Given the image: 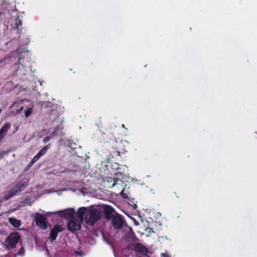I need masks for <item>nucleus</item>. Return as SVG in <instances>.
<instances>
[{"mask_svg": "<svg viewBox=\"0 0 257 257\" xmlns=\"http://www.w3.org/2000/svg\"><path fill=\"white\" fill-rule=\"evenodd\" d=\"M102 217L101 211L100 209L93 208L88 209L85 216L87 224L90 225H94Z\"/></svg>", "mask_w": 257, "mask_h": 257, "instance_id": "f257e3e1", "label": "nucleus"}, {"mask_svg": "<svg viewBox=\"0 0 257 257\" xmlns=\"http://www.w3.org/2000/svg\"><path fill=\"white\" fill-rule=\"evenodd\" d=\"M20 238L21 236L18 232L11 233L5 240L6 248L11 250L16 248Z\"/></svg>", "mask_w": 257, "mask_h": 257, "instance_id": "f03ea898", "label": "nucleus"}, {"mask_svg": "<svg viewBox=\"0 0 257 257\" xmlns=\"http://www.w3.org/2000/svg\"><path fill=\"white\" fill-rule=\"evenodd\" d=\"M111 223L115 229H120L123 227L124 220L123 216L115 212L113 217L111 219Z\"/></svg>", "mask_w": 257, "mask_h": 257, "instance_id": "7ed1b4c3", "label": "nucleus"}, {"mask_svg": "<svg viewBox=\"0 0 257 257\" xmlns=\"http://www.w3.org/2000/svg\"><path fill=\"white\" fill-rule=\"evenodd\" d=\"M36 224L43 229L47 228L46 217L42 214L36 213L35 216Z\"/></svg>", "mask_w": 257, "mask_h": 257, "instance_id": "20e7f679", "label": "nucleus"}, {"mask_svg": "<svg viewBox=\"0 0 257 257\" xmlns=\"http://www.w3.org/2000/svg\"><path fill=\"white\" fill-rule=\"evenodd\" d=\"M24 59L21 57L19 58L15 64L14 67L15 69L16 75H22L25 74Z\"/></svg>", "mask_w": 257, "mask_h": 257, "instance_id": "39448f33", "label": "nucleus"}, {"mask_svg": "<svg viewBox=\"0 0 257 257\" xmlns=\"http://www.w3.org/2000/svg\"><path fill=\"white\" fill-rule=\"evenodd\" d=\"M64 228L60 225L56 224L52 228L50 233V238L51 242L55 240L59 232H62Z\"/></svg>", "mask_w": 257, "mask_h": 257, "instance_id": "423d86ee", "label": "nucleus"}, {"mask_svg": "<svg viewBox=\"0 0 257 257\" xmlns=\"http://www.w3.org/2000/svg\"><path fill=\"white\" fill-rule=\"evenodd\" d=\"M24 187L23 184H19L15 188L10 190L8 193L5 195L4 199L5 200H8L12 197L16 195L17 193L20 192L22 191V188Z\"/></svg>", "mask_w": 257, "mask_h": 257, "instance_id": "0eeeda50", "label": "nucleus"}, {"mask_svg": "<svg viewBox=\"0 0 257 257\" xmlns=\"http://www.w3.org/2000/svg\"><path fill=\"white\" fill-rule=\"evenodd\" d=\"M57 213L62 218L72 219L74 218L75 211L73 209L70 208L63 211H59Z\"/></svg>", "mask_w": 257, "mask_h": 257, "instance_id": "6e6552de", "label": "nucleus"}, {"mask_svg": "<svg viewBox=\"0 0 257 257\" xmlns=\"http://www.w3.org/2000/svg\"><path fill=\"white\" fill-rule=\"evenodd\" d=\"M81 228V223L77 220L73 219L69 221L67 224V229L71 232L79 230Z\"/></svg>", "mask_w": 257, "mask_h": 257, "instance_id": "1a4fd4ad", "label": "nucleus"}, {"mask_svg": "<svg viewBox=\"0 0 257 257\" xmlns=\"http://www.w3.org/2000/svg\"><path fill=\"white\" fill-rule=\"evenodd\" d=\"M114 211V209L111 206L107 205L103 206L104 215L106 220H110L113 217V213Z\"/></svg>", "mask_w": 257, "mask_h": 257, "instance_id": "9d476101", "label": "nucleus"}, {"mask_svg": "<svg viewBox=\"0 0 257 257\" xmlns=\"http://www.w3.org/2000/svg\"><path fill=\"white\" fill-rule=\"evenodd\" d=\"M133 249L139 253H141L144 255L147 254L148 249L143 244L141 243H136L133 245Z\"/></svg>", "mask_w": 257, "mask_h": 257, "instance_id": "9b49d317", "label": "nucleus"}, {"mask_svg": "<svg viewBox=\"0 0 257 257\" xmlns=\"http://www.w3.org/2000/svg\"><path fill=\"white\" fill-rule=\"evenodd\" d=\"M11 123L9 122H6L0 129V143L3 141L7 134L8 130L11 127Z\"/></svg>", "mask_w": 257, "mask_h": 257, "instance_id": "f8f14e48", "label": "nucleus"}, {"mask_svg": "<svg viewBox=\"0 0 257 257\" xmlns=\"http://www.w3.org/2000/svg\"><path fill=\"white\" fill-rule=\"evenodd\" d=\"M115 175L117 177V178H109V180H108V181L113 182L111 186V187L115 186V185H116L118 182L122 183V181L119 177L120 176V177H122V174L120 172H118L115 174Z\"/></svg>", "mask_w": 257, "mask_h": 257, "instance_id": "ddd939ff", "label": "nucleus"}, {"mask_svg": "<svg viewBox=\"0 0 257 257\" xmlns=\"http://www.w3.org/2000/svg\"><path fill=\"white\" fill-rule=\"evenodd\" d=\"M88 209L85 207L79 208L77 211V215L81 221H83L86 215Z\"/></svg>", "mask_w": 257, "mask_h": 257, "instance_id": "4468645a", "label": "nucleus"}, {"mask_svg": "<svg viewBox=\"0 0 257 257\" xmlns=\"http://www.w3.org/2000/svg\"><path fill=\"white\" fill-rule=\"evenodd\" d=\"M9 222L15 227H19L21 225V221L17 220L15 217H11L9 219Z\"/></svg>", "mask_w": 257, "mask_h": 257, "instance_id": "2eb2a0df", "label": "nucleus"}, {"mask_svg": "<svg viewBox=\"0 0 257 257\" xmlns=\"http://www.w3.org/2000/svg\"><path fill=\"white\" fill-rule=\"evenodd\" d=\"M15 26L16 29H17L18 32L21 31L22 29V22L20 18V17H17L15 20Z\"/></svg>", "mask_w": 257, "mask_h": 257, "instance_id": "dca6fc26", "label": "nucleus"}, {"mask_svg": "<svg viewBox=\"0 0 257 257\" xmlns=\"http://www.w3.org/2000/svg\"><path fill=\"white\" fill-rule=\"evenodd\" d=\"M50 147V144H48L47 145H46L45 147H44L43 148H42L39 152H38V154L39 155H40L41 157H42V156H43L44 155H45L48 149Z\"/></svg>", "mask_w": 257, "mask_h": 257, "instance_id": "f3484780", "label": "nucleus"}, {"mask_svg": "<svg viewBox=\"0 0 257 257\" xmlns=\"http://www.w3.org/2000/svg\"><path fill=\"white\" fill-rule=\"evenodd\" d=\"M25 254L24 247L22 245V247L17 252V254L20 256H24Z\"/></svg>", "mask_w": 257, "mask_h": 257, "instance_id": "a211bd4d", "label": "nucleus"}, {"mask_svg": "<svg viewBox=\"0 0 257 257\" xmlns=\"http://www.w3.org/2000/svg\"><path fill=\"white\" fill-rule=\"evenodd\" d=\"M32 113L31 108L27 109L25 112V115L26 117H28Z\"/></svg>", "mask_w": 257, "mask_h": 257, "instance_id": "6ab92c4d", "label": "nucleus"}, {"mask_svg": "<svg viewBox=\"0 0 257 257\" xmlns=\"http://www.w3.org/2000/svg\"><path fill=\"white\" fill-rule=\"evenodd\" d=\"M41 157L40 155H39L38 154H37L36 156L34 157V158L32 159V160L35 163L36 161H37Z\"/></svg>", "mask_w": 257, "mask_h": 257, "instance_id": "aec40b11", "label": "nucleus"}, {"mask_svg": "<svg viewBox=\"0 0 257 257\" xmlns=\"http://www.w3.org/2000/svg\"><path fill=\"white\" fill-rule=\"evenodd\" d=\"M52 138V137L51 136H48V137H46L44 138L43 139V142L44 143H47V142H48L50 139H51Z\"/></svg>", "mask_w": 257, "mask_h": 257, "instance_id": "412c9836", "label": "nucleus"}, {"mask_svg": "<svg viewBox=\"0 0 257 257\" xmlns=\"http://www.w3.org/2000/svg\"><path fill=\"white\" fill-rule=\"evenodd\" d=\"M7 154V152L6 151H1L0 152V160L1 159H2L5 155H6Z\"/></svg>", "mask_w": 257, "mask_h": 257, "instance_id": "4be33fe9", "label": "nucleus"}, {"mask_svg": "<svg viewBox=\"0 0 257 257\" xmlns=\"http://www.w3.org/2000/svg\"><path fill=\"white\" fill-rule=\"evenodd\" d=\"M35 163L31 160L29 164L28 165L27 167L30 168Z\"/></svg>", "mask_w": 257, "mask_h": 257, "instance_id": "5701e85b", "label": "nucleus"}, {"mask_svg": "<svg viewBox=\"0 0 257 257\" xmlns=\"http://www.w3.org/2000/svg\"><path fill=\"white\" fill-rule=\"evenodd\" d=\"M121 195L124 198H126L127 197V195L126 194H125V193H124L123 192V191H121Z\"/></svg>", "mask_w": 257, "mask_h": 257, "instance_id": "b1692460", "label": "nucleus"}]
</instances>
